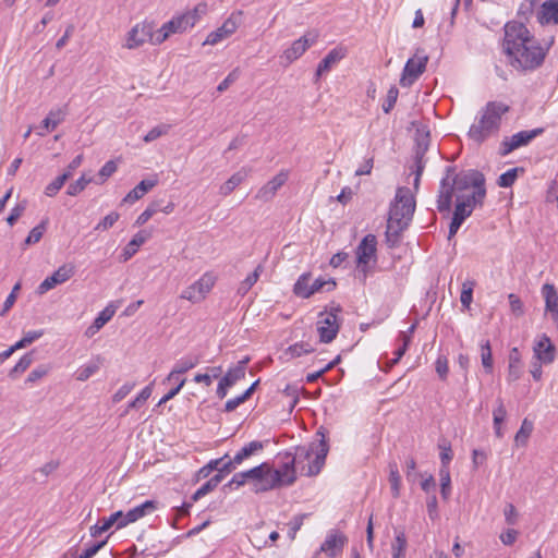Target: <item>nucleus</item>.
<instances>
[{
    "instance_id": "47",
    "label": "nucleus",
    "mask_w": 558,
    "mask_h": 558,
    "mask_svg": "<svg viewBox=\"0 0 558 558\" xmlns=\"http://www.w3.org/2000/svg\"><path fill=\"white\" fill-rule=\"evenodd\" d=\"M486 196V189H477L469 195L464 201L460 202L461 204L469 205V208L473 211V208L477 205L482 206L484 198Z\"/></svg>"
},
{
    "instance_id": "25",
    "label": "nucleus",
    "mask_w": 558,
    "mask_h": 558,
    "mask_svg": "<svg viewBox=\"0 0 558 558\" xmlns=\"http://www.w3.org/2000/svg\"><path fill=\"white\" fill-rule=\"evenodd\" d=\"M250 362V357L245 356L234 367H231L220 379L223 381V385L231 388L239 380L245 377L246 365Z\"/></svg>"
},
{
    "instance_id": "34",
    "label": "nucleus",
    "mask_w": 558,
    "mask_h": 558,
    "mask_svg": "<svg viewBox=\"0 0 558 558\" xmlns=\"http://www.w3.org/2000/svg\"><path fill=\"white\" fill-rule=\"evenodd\" d=\"M148 238H149V233H147L145 231L137 232L123 248V252L121 255L123 262L129 260L133 255H135L138 247L141 245H143L147 241Z\"/></svg>"
},
{
    "instance_id": "46",
    "label": "nucleus",
    "mask_w": 558,
    "mask_h": 558,
    "mask_svg": "<svg viewBox=\"0 0 558 558\" xmlns=\"http://www.w3.org/2000/svg\"><path fill=\"white\" fill-rule=\"evenodd\" d=\"M314 350L307 342H296L286 350V354H289L291 357H299L303 354L312 353Z\"/></svg>"
},
{
    "instance_id": "24",
    "label": "nucleus",
    "mask_w": 558,
    "mask_h": 558,
    "mask_svg": "<svg viewBox=\"0 0 558 558\" xmlns=\"http://www.w3.org/2000/svg\"><path fill=\"white\" fill-rule=\"evenodd\" d=\"M454 189L448 179H441L437 198V209L440 213H449L451 209L452 196Z\"/></svg>"
},
{
    "instance_id": "50",
    "label": "nucleus",
    "mask_w": 558,
    "mask_h": 558,
    "mask_svg": "<svg viewBox=\"0 0 558 558\" xmlns=\"http://www.w3.org/2000/svg\"><path fill=\"white\" fill-rule=\"evenodd\" d=\"M47 220L41 221L38 226L34 227L24 241L25 245H32L40 241L46 230Z\"/></svg>"
},
{
    "instance_id": "15",
    "label": "nucleus",
    "mask_w": 558,
    "mask_h": 558,
    "mask_svg": "<svg viewBox=\"0 0 558 558\" xmlns=\"http://www.w3.org/2000/svg\"><path fill=\"white\" fill-rule=\"evenodd\" d=\"M75 272L72 264H63L51 276L47 277L37 288L38 294H45L56 286L68 281Z\"/></svg>"
},
{
    "instance_id": "36",
    "label": "nucleus",
    "mask_w": 558,
    "mask_h": 558,
    "mask_svg": "<svg viewBox=\"0 0 558 558\" xmlns=\"http://www.w3.org/2000/svg\"><path fill=\"white\" fill-rule=\"evenodd\" d=\"M264 267L263 265H258L252 274H250L239 286L238 293L240 295H245L251 288L257 282L259 279L260 274L263 272Z\"/></svg>"
},
{
    "instance_id": "26",
    "label": "nucleus",
    "mask_w": 558,
    "mask_h": 558,
    "mask_svg": "<svg viewBox=\"0 0 558 558\" xmlns=\"http://www.w3.org/2000/svg\"><path fill=\"white\" fill-rule=\"evenodd\" d=\"M158 183V179L155 175L150 179L142 180L133 190H131L126 196L123 198L124 203L133 204L134 202L142 198L146 193H148L153 187H155Z\"/></svg>"
},
{
    "instance_id": "59",
    "label": "nucleus",
    "mask_w": 558,
    "mask_h": 558,
    "mask_svg": "<svg viewBox=\"0 0 558 558\" xmlns=\"http://www.w3.org/2000/svg\"><path fill=\"white\" fill-rule=\"evenodd\" d=\"M25 209H26V201H23V202L16 204L12 208L10 215L7 218L8 225L14 226L15 222L20 219V217L24 214Z\"/></svg>"
},
{
    "instance_id": "57",
    "label": "nucleus",
    "mask_w": 558,
    "mask_h": 558,
    "mask_svg": "<svg viewBox=\"0 0 558 558\" xmlns=\"http://www.w3.org/2000/svg\"><path fill=\"white\" fill-rule=\"evenodd\" d=\"M340 362V355H338L335 360L330 361L325 367L320 368L315 373L307 374L306 381L315 383L318 378H320L326 372L333 368Z\"/></svg>"
},
{
    "instance_id": "51",
    "label": "nucleus",
    "mask_w": 558,
    "mask_h": 558,
    "mask_svg": "<svg viewBox=\"0 0 558 558\" xmlns=\"http://www.w3.org/2000/svg\"><path fill=\"white\" fill-rule=\"evenodd\" d=\"M389 468H390L389 482L391 485V492H392V496L395 498H397V497H399V494H400L401 477H400V474H399V471H398V468L396 464H390Z\"/></svg>"
},
{
    "instance_id": "19",
    "label": "nucleus",
    "mask_w": 558,
    "mask_h": 558,
    "mask_svg": "<svg viewBox=\"0 0 558 558\" xmlns=\"http://www.w3.org/2000/svg\"><path fill=\"white\" fill-rule=\"evenodd\" d=\"M534 355L536 360L544 364H550L556 357V347L551 343L550 338L543 333L537 341H535Z\"/></svg>"
},
{
    "instance_id": "39",
    "label": "nucleus",
    "mask_w": 558,
    "mask_h": 558,
    "mask_svg": "<svg viewBox=\"0 0 558 558\" xmlns=\"http://www.w3.org/2000/svg\"><path fill=\"white\" fill-rule=\"evenodd\" d=\"M34 351L25 353L19 362L15 364V366L10 371L9 376L11 378H15L19 374L24 373L33 363L34 361Z\"/></svg>"
},
{
    "instance_id": "31",
    "label": "nucleus",
    "mask_w": 558,
    "mask_h": 558,
    "mask_svg": "<svg viewBox=\"0 0 558 558\" xmlns=\"http://www.w3.org/2000/svg\"><path fill=\"white\" fill-rule=\"evenodd\" d=\"M197 364H198V357L187 356V357H183V359L179 360L175 363L173 369L167 376L166 380L167 381H172V380L181 379L180 375H182V374L186 373L187 371L194 368Z\"/></svg>"
},
{
    "instance_id": "18",
    "label": "nucleus",
    "mask_w": 558,
    "mask_h": 558,
    "mask_svg": "<svg viewBox=\"0 0 558 558\" xmlns=\"http://www.w3.org/2000/svg\"><path fill=\"white\" fill-rule=\"evenodd\" d=\"M148 39L155 44V37L151 33V26L148 24H136L128 33L126 43L124 47L128 49H136L144 45Z\"/></svg>"
},
{
    "instance_id": "6",
    "label": "nucleus",
    "mask_w": 558,
    "mask_h": 558,
    "mask_svg": "<svg viewBox=\"0 0 558 558\" xmlns=\"http://www.w3.org/2000/svg\"><path fill=\"white\" fill-rule=\"evenodd\" d=\"M312 275L305 272L299 277L293 287V292L296 296L302 299H308L316 292H329L336 288V281L332 278H317L310 284Z\"/></svg>"
},
{
    "instance_id": "23",
    "label": "nucleus",
    "mask_w": 558,
    "mask_h": 558,
    "mask_svg": "<svg viewBox=\"0 0 558 558\" xmlns=\"http://www.w3.org/2000/svg\"><path fill=\"white\" fill-rule=\"evenodd\" d=\"M347 54V49L343 47H336L331 49L326 57L318 63L316 70V76L319 77L324 73L330 71V69L342 60Z\"/></svg>"
},
{
    "instance_id": "2",
    "label": "nucleus",
    "mask_w": 558,
    "mask_h": 558,
    "mask_svg": "<svg viewBox=\"0 0 558 558\" xmlns=\"http://www.w3.org/2000/svg\"><path fill=\"white\" fill-rule=\"evenodd\" d=\"M414 210L415 201L410 189L399 187L387 220L386 243L389 247L399 245L402 232L409 227Z\"/></svg>"
},
{
    "instance_id": "43",
    "label": "nucleus",
    "mask_w": 558,
    "mask_h": 558,
    "mask_svg": "<svg viewBox=\"0 0 558 558\" xmlns=\"http://www.w3.org/2000/svg\"><path fill=\"white\" fill-rule=\"evenodd\" d=\"M439 476H440V494L441 497L447 500L451 493V478H450V472L449 468H440L439 470Z\"/></svg>"
},
{
    "instance_id": "53",
    "label": "nucleus",
    "mask_w": 558,
    "mask_h": 558,
    "mask_svg": "<svg viewBox=\"0 0 558 558\" xmlns=\"http://www.w3.org/2000/svg\"><path fill=\"white\" fill-rule=\"evenodd\" d=\"M398 96H399L398 88L396 86H391L389 88V90L387 92L386 99L383 104V110L385 113H389L393 109V107L397 102Z\"/></svg>"
},
{
    "instance_id": "16",
    "label": "nucleus",
    "mask_w": 558,
    "mask_h": 558,
    "mask_svg": "<svg viewBox=\"0 0 558 558\" xmlns=\"http://www.w3.org/2000/svg\"><path fill=\"white\" fill-rule=\"evenodd\" d=\"M430 143L429 130L427 126L416 129L415 133V150H414V163L417 167V174L422 175L424 170L423 158L428 150Z\"/></svg>"
},
{
    "instance_id": "62",
    "label": "nucleus",
    "mask_w": 558,
    "mask_h": 558,
    "mask_svg": "<svg viewBox=\"0 0 558 558\" xmlns=\"http://www.w3.org/2000/svg\"><path fill=\"white\" fill-rule=\"evenodd\" d=\"M216 488L215 483L208 480L191 497L192 501H197Z\"/></svg>"
},
{
    "instance_id": "4",
    "label": "nucleus",
    "mask_w": 558,
    "mask_h": 558,
    "mask_svg": "<svg viewBox=\"0 0 558 558\" xmlns=\"http://www.w3.org/2000/svg\"><path fill=\"white\" fill-rule=\"evenodd\" d=\"M320 436L318 442H313L310 447H298L295 453H287V458H291L298 466L301 475H317L325 464L327 453L329 451L328 441L326 439L327 432L320 426L316 433Z\"/></svg>"
},
{
    "instance_id": "9",
    "label": "nucleus",
    "mask_w": 558,
    "mask_h": 558,
    "mask_svg": "<svg viewBox=\"0 0 558 558\" xmlns=\"http://www.w3.org/2000/svg\"><path fill=\"white\" fill-rule=\"evenodd\" d=\"M544 133L543 128H537L530 131H520L512 136H506L499 146V155L505 157L512 153L513 150L526 146L530 142H532L538 135Z\"/></svg>"
},
{
    "instance_id": "29",
    "label": "nucleus",
    "mask_w": 558,
    "mask_h": 558,
    "mask_svg": "<svg viewBox=\"0 0 558 558\" xmlns=\"http://www.w3.org/2000/svg\"><path fill=\"white\" fill-rule=\"evenodd\" d=\"M123 512L117 511L109 517H105L98 520L97 524L90 527V535L97 537L100 534L109 531L114 524L118 526L120 520H122Z\"/></svg>"
},
{
    "instance_id": "44",
    "label": "nucleus",
    "mask_w": 558,
    "mask_h": 558,
    "mask_svg": "<svg viewBox=\"0 0 558 558\" xmlns=\"http://www.w3.org/2000/svg\"><path fill=\"white\" fill-rule=\"evenodd\" d=\"M481 360L486 373L493 372V355L489 340L481 344Z\"/></svg>"
},
{
    "instance_id": "61",
    "label": "nucleus",
    "mask_w": 558,
    "mask_h": 558,
    "mask_svg": "<svg viewBox=\"0 0 558 558\" xmlns=\"http://www.w3.org/2000/svg\"><path fill=\"white\" fill-rule=\"evenodd\" d=\"M50 369L51 367L49 365H39L28 374L26 381L35 383L45 377L50 372Z\"/></svg>"
},
{
    "instance_id": "12",
    "label": "nucleus",
    "mask_w": 558,
    "mask_h": 558,
    "mask_svg": "<svg viewBox=\"0 0 558 558\" xmlns=\"http://www.w3.org/2000/svg\"><path fill=\"white\" fill-rule=\"evenodd\" d=\"M452 187L458 191H464L470 187L474 190L485 187V177L476 169L460 171L452 179Z\"/></svg>"
},
{
    "instance_id": "41",
    "label": "nucleus",
    "mask_w": 558,
    "mask_h": 558,
    "mask_svg": "<svg viewBox=\"0 0 558 558\" xmlns=\"http://www.w3.org/2000/svg\"><path fill=\"white\" fill-rule=\"evenodd\" d=\"M101 359L98 356L96 361L89 363L86 366L81 367L76 373V379L80 381H85L89 377H92L95 373L98 372L100 367Z\"/></svg>"
},
{
    "instance_id": "40",
    "label": "nucleus",
    "mask_w": 558,
    "mask_h": 558,
    "mask_svg": "<svg viewBox=\"0 0 558 558\" xmlns=\"http://www.w3.org/2000/svg\"><path fill=\"white\" fill-rule=\"evenodd\" d=\"M520 357L519 351L517 348H513L509 354V374L508 377L510 380H517L520 378Z\"/></svg>"
},
{
    "instance_id": "11",
    "label": "nucleus",
    "mask_w": 558,
    "mask_h": 558,
    "mask_svg": "<svg viewBox=\"0 0 558 558\" xmlns=\"http://www.w3.org/2000/svg\"><path fill=\"white\" fill-rule=\"evenodd\" d=\"M428 57L426 54H415L414 58H410L403 69L400 85L403 87H410L425 71Z\"/></svg>"
},
{
    "instance_id": "13",
    "label": "nucleus",
    "mask_w": 558,
    "mask_h": 558,
    "mask_svg": "<svg viewBox=\"0 0 558 558\" xmlns=\"http://www.w3.org/2000/svg\"><path fill=\"white\" fill-rule=\"evenodd\" d=\"M318 39V33L315 31L306 32L302 37L294 40L288 49L283 51L282 58L288 62L292 63L298 60L303 53Z\"/></svg>"
},
{
    "instance_id": "32",
    "label": "nucleus",
    "mask_w": 558,
    "mask_h": 558,
    "mask_svg": "<svg viewBox=\"0 0 558 558\" xmlns=\"http://www.w3.org/2000/svg\"><path fill=\"white\" fill-rule=\"evenodd\" d=\"M66 114V106L50 110L48 116L43 120V126L46 129V132L54 131L57 126L64 121Z\"/></svg>"
},
{
    "instance_id": "10",
    "label": "nucleus",
    "mask_w": 558,
    "mask_h": 558,
    "mask_svg": "<svg viewBox=\"0 0 558 558\" xmlns=\"http://www.w3.org/2000/svg\"><path fill=\"white\" fill-rule=\"evenodd\" d=\"M243 11H234L216 31L208 34L204 45H216L232 35L242 23Z\"/></svg>"
},
{
    "instance_id": "38",
    "label": "nucleus",
    "mask_w": 558,
    "mask_h": 558,
    "mask_svg": "<svg viewBox=\"0 0 558 558\" xmlns=\"http://www.w3.org/2000/svg\"><path fill=\"white\" fill-rule=\"evenodd\" d=\"M407 545L408 542L404 532H398L395 542L391 544L392 558H404Z\"/></svg>"
},
{
    "instance_id": "30",
    "label": "nucleus",
    "mask_w": 558,
    "mask_h": 558,
    "mask_svg": "<svg viewBox=\"0 0 558 558\" xmlns=\"http://www.w3.org/2000/svg\"><path fill=\"white\" fill-rule=\"evenodd\" d=\"M538 22L544 25L550 22L558 24V0H547L537 14Z\"/></svg>"
},
{
    "instance_id": "64",
    "label": "nucleus",
    "mask_w": 558,
    "mask_h": 558,
    "mask_svg": "<svg viewBox=\"0 0 558 558\" xmlns=\"http://www.w3.org/2000/svg\"><path fill=\"white\" fill-rule=\"evenodd\" d=\"M120 215L116 211L108 214L96 227L95 230H108L119 219Z\"/></svg>"
},
{
    "instance_id": "3",
    "label": "nucleus",
    "mask_w": 558,
    "mask_h": 558,
    "mask_svg": "<svg viewBox=\"0 0 558 558\" xmlns=\"http://www.w3.org/2000/svg\"><path fill=\"white\" fill-rule=\"evenodd\" d=\"M510 107L502 101H488L477 113L468 132L469 137L481 145L489 137L498 135L502 117Z\"/></svg>"
},
{
    "instance_id": "21",
    "label": "nucleus",
    "mask_w": 558,
    "mask_h": 558,
    "mask_svg": "<svg viewBox=\"0 0 558 558\" xmlns=\"http://www.w3.org/2000/svg\"><path fill=\"white\" fill-rule=\"evenodd\" d=\"M377 239L374 234H367L363 238L356 247L357 267L367 266L369 260L375 257Z\"/></svg>"
},
{
    "instance_id": "14",
    "label": "nucleus",
    "mask_w": 558,
    "mask_h": 558,
    "mask_svg": "<svg viewBox=\"0 0 558 558\" xmlns=\"http://www.w3.org/2000/svg\"><path fill=\"white\" fill-rule=\"evenodd\" d=\"M193 27V21L191 16H185L184 13L174 16L169 22L165 23L161 28L157 32L155 37V44H161L171 34L182 33L187 28Z\"/></svg>"
},
{
    "instance_id": "37",
    "label": "nucleus",
    "mask_w": 558,
    "mask_h": 558,
    "mask_svg": "<svg viewBox=\"0 0 558 558\" xmlns=\"http://www.w3.org/2000/svg\"><path fill=\"white\" fill-rule=\"evenodd\" d=\"M71 178V172L65 171L64 173L58 175L52 182H50L45 187V195L52 197L58 194V192L62 189L64 183Z\"/></svg>"
},
{
    "instance_id": "48",
    "label": "nucleus",
    "mask_w": 558,
    "mask_h": 558,
    "mask_svg": "<svg viewBox=\"0 0 558 558\" xmlns=\"http://www.w3.org/2000/svg\"><path fill=\"white\" fill-rule=\"evenodd\" d=\"M533 430L532 422L524 418L518 433L515 434L514 440L517 445L524 446Z\"/></svg>"
},
{
    "instance_id": "56",
    "label": "nucleus",
    "mask_w": 558,
    "mask_h": 558,
    "mask_svg": "<svg viewBox=\"0 0 558 558\" xmlns=\"http://www.w3.org/2000/svg\"><path fill=\"white\" fill-rule=\"evenodd\" d=\"M155 509H156V502L153 500H146L142 505L136 506L131 510L133 511V514L135 515V518L138 520V519L143 518L144 515H146L147 513H150Z\"/></svg>"
},
{
    "instance_id": "17",
    "label": "nucleus",
    "mask_w": 558,
    "mask_h": 558,
    "mask_svg": "<svg viewBox=\"0 0 558 558\" xmlns=\"http://www.w3.org/2000/svg\"><path fill=\"white\" fill-rule=\"evenodd\" d=\"M267 466H268L269 471L271 473H276L277 474L276 476L278 477V481L276 482L272 489L281 488L284 486H290L296 480L298 466L295 465V463L293 462V460L291 458H289V460H287L282 464L281 469H274V466L268 462H267Z\"/></svg>"
},
{
    "instance_id": "27",
    "label": "nucleus",
    "mask_w": 558,
    "mask_h": 558,
    "mask_svg": "<svg viewBox=\"0 0 558 558\" xmlns=\"http://www.w3.org/2000/svg\"><path fill=\"white\" fill-rule=\"evenodd\" d=\"M117 307L113 304L107 305L86 329L85 336L90 338L97 333L114 315Z\"/></svg>"
},
{
    "instance_id": "22",
    "label": "nucleus",
    "mask_w": 558,
    "mask_h": 558,
    "mask_svg": "<svg viewBox=\"0 0 558 558\" xmlns=\"http://www.w3.org/2000/svg\"><path fill=\"white\" fill-rule=\"evenodd\" d=\"M542 295L545 300V312L550 314L553 320L558 319V292L554 284L545 283L542 287Z\"/></svg>"
},
{
    "instance_id": "60",
    "label": "nucleus",
    "mask_w": 558,
    "mask_h": 558,
    "mask_svg": "<svg viewBox=\"0 0 558 558\" xmlns=\"http://www.w3.org/2000/svg\"><path fill=\"white\" fill-rule=\"evenodd\" d=\"M508 300H509L511 312L518 317L522 316L524 314V307H523V303H522L521 299L517 294L510 293L508 295Z\"/></svg>"
},
{
    "instance_id": "7",
    "label": "nucleus",
    "mask_w": 558,
    "mask_h": 558,
    "mask_svg": "<svg viewBox=\"0 0 558 558\" xmlns=\"http://www.w3.org/2000/svg\"><path fill=\"white\" fill-rule=\"evenodd\" d=\"M341 312L340 305L332 306L330 311L320 312L317 322V332L323 343L331 342L338 335L340 323L337 314Z\"/></svg>"
},
{
    "instance_id": "42",
    "label": "nucleus",
    "mask_w": 558,
    "mask_h": 558,
    "mask_svg": "<svg viewBox=\"0 0 558 558\" xmlns=\"http://www.w3.org/2000/svg\"><path fill=\"white\" fill-rule=\"evenodd\" d=\"M524 169L523 168H520V167H517V168H512V169H509L508 171L504 172L499 178H498V185L500 187H510L513 185V183L515 182L517 178H518V173L519 172H523Z\"/></svg>"
},
{
    "instance_id": "52",
    "label": "nucleus",
    "mask_w": 558,
    "mask_h": 558,
    "mask_svg": "<svg viewBox=\"0 0 558 558\" xmlns=\"http://www.w3.org/2000/svg\"><path fill=\"white\" fill-rule=\"evenodd\" d=\"M170 130V125L169 124H159V125H156L155 128H153L145 136H144V141L146 143H150V142H154L156 141L157 138L161 137L162 135H166L168 134Z\"/></svg>"
},
{
    "instance_id": "63",
    "label": "nucleus",
    "mask_w": 558,
    "mask_h": 558,
    "mask_svg": "<svg viewBox=\"0 0 558 558\" xmlns=\"http://www.w3.org/2000/svg\"><path fill=\"white\" fill-rule=\"evenodd\" d=\"M497 403V407L493 411L494 425H501V423L506 420L507 410L501 399H498Z\"/></svg>"
},
{
    "instance_id": "55",
    "label": "nucleus",
    "mask_w": 558,
    "mask_h": 558,
    "mask_svg": "<svg viewBox=\"0 0 558 558\" xmlns=\"http://www.w3.org/2000/svg\"><path fill=\"white\" fill-rule=\"evenodd\" d=\"M150 395H151V386L149 385V386H146L138 393V396L132 402L129 403L125 413H128L129 409H135V408L142 407L147 401V399L150 397Z\"/></svg>"
},
{
    "instance_id": "5",
    "label": "nucleus",
    "mask_w": 558,
    "mask_h": 558,
    "mask_svg": "<svg viewBox=\"0 0 558 558\" xmlns=\"http://www.w3.org/2000/svg\"><path fill=\"white\" fill-rule=\"evenodd\" d=\"M276 473H271L267 466V462H264L251 470L235 473L231 481L225 485L226 487L239 488L245 483L250 482L252 485V492L255 494L266 493L272 490L278 477Z\"/></svg>"
},
{
    "instance_id": "1",
    "label": "nucleus",
    "mask_w": 558,
    "mask_h": 558,
    "mask_svg": "<svg viewBox=\"0 0 558 558\" xmlns=\"http://www.w3.org/2000/svg\"><path fill=\"white\" fill-rule=\"evenodd\" d=\"M504 49L511 65L525 71L541 66L547 53L526 26L517 21L505 25Z\"/></svg>"
},
{
    "instance_id": "28",
    "label": "nucleus",
    "mask_w": 558,
    "mask_h": 558,
    "mask_svg": "<svg viewBox=\"0 0 558 558\" xmlns=\"http://www.w3.org/2000/svg\"><path fill=\"white\" fill-rule=\"evenodd\" d=\"M345 543L347 537L344 535L330 533L322 544L320 550L324 551L328 557L333 558L337 553L343 548Z\"/></svg>"
},
{
    "instance_id": "35",
    "label": "nucleus",
    "mask_w": 558,
    "mask_h": 558,
    "mask_svg": "<svg viewBox=\"0 0 558 558\" xmlns=\"http://www.w3.org/2000/svg\"><path fill=\"white\" fill-rule=\"evenodd\" d=\"M247 177V171L241 169L232 174L221 186L219 193L223 196L231 194Z\"/></svg>"
},
{
    "instance_id": "58",
    "label": "nucleus",
    "mask_w": 558,
    "mask_h": 558,
    "mask_svg": "<svg viewBox=\"0 0 558 558\" xmlns=\"http://www.w3.org/2000/svg\"><path fill=\"white\" fill-rule=\"evenodd\" d=\"M208 12V5L206 2H199L195 5V8L192 11H187L184 13L185 16H191L193 21V26L196 24V22Z\"/></svg>"
},
{
    "instance_id": "8",
    "label": "nucleus",
    "mask_w": 558,
    "mask_h": 558,
    "mask_svg": "<svg viewBox=\"0 0 558 558\" xmlns=\"http://www.w3.org/2000/svg\"><path fill=\"white\" fill-rule=\"evenodd\" d=\"M215 282L216 277L210 272H206L197 281L185 288L180 294V298L192 303H199L205 300L215 286Z\"/></svg>"
},
{
    "instance_id": "20",
    "label": "nucleus",
    "mask_w": 558,
    "mask_h": 558,
    "mask_svg": "<svg viewBox=\"0 0 558 558\" xmlns=\"http://www.w3.org/2000/svg\"><path fill=\"white\" fill-rule=\"evenodd\" d=\"M288 172L280 171L270 181L263 185L256 193L255 198L262 202H268L272 199L277 191L287 182Z\"/></svg>"
},
{
    "instance_id": "54",
    "label": "nucleus",
    "mask_w": 558,
    "mask_h": 558,
    "mask_svg": "<svg viewBox=\"0 0 558 558\" xmlns=\"http://www.w3.org/2000/svg\"><path fill=\"white\" fill-rule=\"evenodd\" d=\"M227 458H228V454H225L220 459H215V460L209 461L205 466L199 469V471L197 473L198 477L205 478V477L209 476V474L213 471H215V470L218 471L219 464H221L225 460H227Z\"/></svg>"
},
{
    "instance_id": "49",
    "label": "nucleus",
    "mask_w": 558,
    "mask_h": 558,
    "mask_svg": "<svg viewBox=\"0 0 558 558\" xmlns=\"http://www.w3.org/2000/svg\"><path fill=\"white\" fill-rule=\"evenodd\" d=\"M474 286L475 281L473 280H466L462 283L460 301L464 307H470V304L472 303Z\"/></svg>"
},
{
    "instance_id": "45",
    "label": "nucleus",
    "mask_w": 558,
    "mask_h": 558,
    "mask_svg": "<svg viewBox=\"0 0 558 558\" xmlns=\"http://www.w3.org/2000/svg\"><path fill=\"white\" fill-rule=\"evenodd\" d=\"M93 181L90 177L83 174L80 179L69 184L66 194L70 196H76L85 190V187Z\"/></svg>"
},
{
    "instance_id": "33",
    "label": "nucleus",
    "mask_w": 558,
    "mask_h": 558,
    "mask_svg": "<svg viewBox=\"0 0 558 558\" xmlns=\"http://www.w3.org/2000/svg\"><path fill=\"white\" fill-rule=\"evenodd\" d=\"M265 447V442L259 440H253L246 444L241 450H239L233 457V463L242 464L245 460L252 456L260 452Z\"/></svg>"
}]
</instances>
